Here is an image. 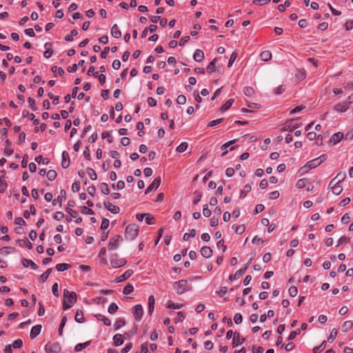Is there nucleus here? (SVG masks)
I'll return each instance as SVG.
<instances>
[{
    "label": "nucleus",
    "mask_w": 353,
    "mask_h": 353,
    "mask_svg": "<svg viewBox=\"0 0 353 353\" xmlns=\"http://www.w3.org/2000/svg\"><path fill=\"white\" fill-rule=\"evenodd\" d=\"M63 310H68L72 307L73 303L77 301V294L74 292H70L65 289L63 291Z\"/></svg>",
    "instance_id": "f257e3e1"
},
{
    "label": "nucleus",
    "mask_w": 353,
    "mask_h": 353,
    "mask_svg": "<svg viewBox=\"0 0 353 353\" xmlns=\"http://www.w3.org/2000/svg\"><path fill=\"white\" fill-rule=\"evenodd\" d=\"M139 226L134 223L133 224H129L125 231V237L126 239L133 240L134 239L138 234H139Z\"/></svg>",
    "instance_id": "f03ea898"
},
{
    "label": "nucleus",
    "mask_w": 353,
    "mask_h": 353,
    "mask_svg": "<svg viewBox=\"0 0 353 353\" xmlns=\"http://www.w3.org/2000/svg\"><path fill=\"white\" fill-rule=\"evenodd\" d=\"M174 288L178 294H182L186 291L190 290L188 287L187 280L182 279L174 283Z\"/></svg>",
    "instance_id": "7ed1b4c3"
},
{
    "label": "nucleus",
    "mask_w": 353,
    "mask_h": 353,
    "mask_svg": "<svg viewBox=\"0 0 353 353\" xmlns=\"http://www.w3.org/2000/svg\"><path fill=\"white\" fill-rule=\"evenodd\" d=\"M127 261L125 259L119 258L117 254H112L110 258V264L114 268H120L125 265Z\"/></svg>",
    "instance_id": "20e7f679"
},
{
    "label": "nucleus",
    "mask_w": 353,
    "mask_h": 353,
    "mask_svg": "<svg viewBox=\"0 0 353 353\" xmlns=\"http://www.w3.org/2000/svg\"><path fill=\"white\" fill-rule=\"evenodd\" d=\"M122 241V237L119 234H117L112 238L110 239L109 244H108V249L115 250L118 248L119 243Z\"/></svg>",
    "instance_id": "39448f33"
},
{
    "label": "nucleus",
    "mask_w": 353,
    "mask_h": 353,
    "mask_svg": "<svg viewBox=\"0 0 353 353\" xmlns=\"http://www.w3.org/2000/svg\"><path fill=\"white\" fill-rule=\"evenodd\" d=\"M132 313L136 321H139L142 319L143 310L141 304H138L134 306L132 309Z\"/></svg>",
    "instance_id": "423d86ee"
},
{
    "label": "nucleus",
    "mask_w": 353,
    "mask_h": 353,
    "mask_svg": "<svg viewBox=\"0 0 353 353\" xmlns=\"http://www.w3.org/2000/svg\"><path fill=\"white\" fill-rule=\"evenodd\" d=\"M46 351L47 353H54L58 352L60 351L61 347L59 343H54L53 344L48 343L45 347Z\"/></svg>",
    "instance_id": "0eeeda50"
},
{
    "label": "nucleus",
    "mask_w": 353,
    "mask_h": 353,
    "mask_svg": "<svg viewBox=\"0 0 353 353\" xmlns=\"http://www.w3.org/2000/svg\"><path fill=\"white\" fill-rule=\"evenodd\" d=\"M103 205L108 211L113 214H119L120 212V208L118 206L113 205L109 201H105Z\"/></svg>",
    "instance_id": "6e6552de"
},
{
    "label": "nucleus",
    "mask_w": 353,
    "mask_h": 353,
    "mask_svg": "<svg viewBox=\"0 0 353 353\" xmlns=\"http://www.w3.org/2000/svg\"><path fill=\"white\" fill-rule=\"evenodd\" d=\"M161 180L160 176L156 177L154 179V181H152V183L148 187V188L146 189V190L145 192V194H148L154 188H155V189L158 188L161 184Z\"/></svg>",
    "instance_id": "1a4fd4ad"
},
{
    "label": "nucleus",
    "mask_w": 353,
    "mask_h": 353,
    "mask_svg": "<svg viewBox=\"0 0 353 353\" xmlns=\"http://www.w3.org/2000/svg\"><path fill=\"white\" fill-rule=\"evenodd\" d=\"M245 341L244 338H241L239 332H234L232 339V345L234 347L241 345Z\"/></svg>",
    "instance_id": "9d476101"
},
{
    "label": "nucleus",
    "mask_w": 353,
    "mask_h": 353,
    "mask_svg": "<svg viewBox=\"0 0 353 353\" xmlns=\"http://www.w3.org/2000/svg\"><path fill=\"white\" fill-rule=\"evenodd\" d=\"M247 270V267H243L241 269L237 270L234 274H231L229 276L230 281H234L239 279Z\"/></svg>",
    "instance_id": "9b49d317"
},
{
    "label": "nucleus",
    "mask_w": 353,
    "mask_h": 353,
    "mask_svg": "<svg viewBox=\"0 0 353 353\" xmlns=\"http://www.w3.org/2000/svg\"><path fill=\"white\" fill-rule=\"evenodd\" d=\"M133 274V271L132 270H128L125 271L123 274L119 276L117 279L116 281L117 283L123 282L125 280H127L128 278H130Z\"/></svg>",
    "instance_id": "f8f14e48"
},
{
    "label": "nucleus",
    "mask_w": 353,
    "mask_h": 353,
    "mask_svg": "<svg viewBox=\"0 0 353 353\" xmlns=\"http://www.w3.org/2000/svg\"><path fill=\"white\" fill-rule=\"evenodd\" d=\"M70 165V158L68 152L66 151H63L62 152V161H61V166L63 168H67Z\"/></svg>",
    "instance_id": "ddd939ff"
},
{
    "label": "nucleus",
    "mask_w": 353,
    "mask_h": 353,
    "mask_svg": "<svg viewBox=\"0 0 353 353\" xmlns=\"http://www.w3.org/2000/svg\"><path fill=\"white\" fill-rule=\"evenodd\" d=\"M201 254L205 258H210L212 255V250L208 246H203L201 249Z\"/></svg>",
    "instance_id": "4468645a"
},
{
    "label": "nucleus",
    "mask_w": 353,
    "mask_h": 353,
    "mask_svg": "<svg viewBox=\"0 0 353 353\" xmlns=\"http://www.w3.org/2000/svg\"><path fill=\"white\" fill-rule=\"evenodd\" d=\"M41 325H37L32 327L30 331V338L32 339L36 338L41 332Z\"/></svg>",
    "instance_id": "2eb2a0df"
},
{
    "label": "nucleus",
    "mask_w": 353,
    "mask_h": 353,
    "mask_svg": "<svg viewBox=\"0 0 353 353\" xmlns=\"http://www.w3.org/2000/svg\"><path fill=\"white\" fill-rule=\"evenodd\" d=\"M193 58L195 61H197V62L202 61L204 59L203 52L199 49L196 50L193 54Z\"/></svg>",
    "instance_id": "dca6fc26"
},
{
    "label": "nucleus",
    "mask_w": 353,
    "mask_h": 353,
    "mask_svg": "<svg viewBox=\"0 0 353 353\" xmlns=\"http://www.w3.org/2000/svg\"><path fill=\"white\" fill-rule=\"evenodd\" d=\"M155 299L153 295H150L148 298V313L152 314L154 309Z\"/></svg>",
    "instance_id": "f3484780"
},
{
    "label": "nucleus",
    "mask_w": 353,
    "mask_h": 353,
    "mask_svg": "<svg viewBox=\"0 0 353 353\" xmlns=\"http://www.w3.org/2000/svg\"><path fill=\"white\" fill-rule=\"evenodd\" d=\"M330 189L332 190V193L336 195L340 194L343 191V187L341 185H339V183L336 182L334 183L332 186H330Z\"/></svg>",
    "instance_id": "a211bd4d"
},
{
    "label": "nucleus",
    "mask_w": 353,
    "mask_h": 353,
    "mask_svg": "<svg viewBox=\"0 0 353 353\" xmlns=\"http://www.w3.org/2000/svg\"><path fill=\"white\" fill-rule=\"evenodd\" d=\"M111 34L116 39H119L121 37V32L120 30H119L117 24L113 25L112 27Z\"/></svg>",
    "instance_id": "6ab92c4d"
},
{
    "label": "nucleus",
    "mask_w": 353,
    "mask_h": 353,
    "mask_svg": "<svg viewBox=\"0 0 353 353\" xmlns=\"http://www.w3.org/2000/svg\"><path fill=\"white\" fill-rule=\"evenodd\" d=\"M343 137V134L342 132H336L332 135L330 139V141L333 142L334 144L339 143Z\"/></svg>",
    "instance_id": "aec40b11"
},
{
    "label": "nucleus",
    "mask_w": 353,
    "mask_h": 353,
    "mask_svg": "<svg viewBox=\"0 0 353 353\" xmlns=\"http://www.w3.org/2000/svg\"><path fill=\"white\" fill-rule=\"evenodd\" d=\"M217 61V58H214L208 65L207 67V72L209 74L212 73L216 71V63Z\"/></svg>",
    "instance_id": "412c9836"
},
{
    "label": "nucleus",
    "mask_w": 353,
    "mask_h": 353,
    "mask_svg": "<svg viewBox=\"0 0 353 353\" xmlns=\"http://www.w3.org/2000/svg\"><path fill=\"white\" fill-rule=\"evenodd\" d=\"M260 58L263 61H268L272 58V53L269 50H265L260 54Z\"/></svg>",
    "instance_id": "4be33fe9"
},
{
    "label": "nucleus",
    "mask_w": 353,
    "mask_h": 353,
    "mask_svg": "<svg viewBox=\"0 0 353 353\" xmlns=\"http://www.w3.org/2000/svg\"><path fill=\"white\" fill-rule=\"evenodd\" d=\"M352 327H353L352 321H346L343 323V325L341 326V330L343 332H347L350 331Z\"/></svg>",
    "instance_id": "5701e85b"
},
{
    "label": "nucleus",
    "mask_w": 353,
    "mask_h": 353,
    "mask_svg": "<svg viewBox=\"0 0 353 353\" xmlns=\"http://www.w3.org/2000/svg\"><path fill=\"white\" fill-rule=\"evenodd\" d=\"M113 343L115 346H119L123 343V340L122 339V335L119 334H117L113 337Z\"/></svg>",
    "instance_id": "b1692460"
},
{
    "label": "nucleus",
    "mask_w": 353,
    "mask_h": 353,
    "mask_svg": "<svg viewBox=\"0 0 353 353\" xmlns=\"http://www.w3.org/2000/svg\"><path fill=\"white\" fill-rule=\"evenodd\" d=\"M349 108L348 106L341 103H337L334 106V110L336 112H344Z\"/></svg>",
    "instance_id": "393cba45"
},
{
    "label": "nucleus",
    "mask_w": 353,
    "mask_h": 353,
    "mask_svg": "<svg viewBox=\"0 0 353 353\" xmlns=\"http://www.w3.org/2000/svg\"><path fill=\"white\" fill-rule=\"evenodd\" d=\"M74 319L78 323H83L85 321V319L83 317V313L82 310H78L76 312Z\"/></svg>",
    "instance_id": "a878e982"
},
{
    "label": "nucleus",
    "mask_w": 353,
    "mask_h": 353,
    "mask_svg": "<svg viewBox=\"0 0 353 353\" xmlns=\"http://www.w3.org/2000/svg\"><path fill=\"white\" fill-rule=\"evenodd\" d=\"M320 164H321V162L319 161V159H314L313 160L308 161L306 164V166L309 169H312V168H314L316 166L319 165Z\"/></svg>",
    "instance_id": "bb28decb"
},
{
    "label": "nucleus",
    "mask_w": 353,
    "mask_h": 353,
    "mask_svg": "<svg viewBox=\"0 0 353 353\" xmlns=\"http://www.w3.org/2000/svg\"><path fill=\"white\" fill-rule=\"evenodd\" d=\"M29 265H30L33 270H37L38 268L37 265L32 261L23 259V267H28Z\"/></svg>",
    "instance_id": "cd10ccee"
},
{
    "label": "nucleus",
    "mask_w": 353,
    "mask_h": 353,
    "mask_svg": "<svg viewBox=\"0 0 353 353\" xmlns=\"http://www.w3.org/2000/svg\"><path fill=\"white\" fill-rule=\"evenodd\" d=\"M51 272L52 268L48 269L43 274L40 276L39 281L41 283H44L45 281H46Z\"/></svg>",
    "instance_id": "c85d7f7f"
},
{
    "label": "nucleus",
    "mask_w": 353,
    "mask_h": 353,
    "mask_svg": "<svg viewBox=\"0 0 353 353\" xmlns=\"http://www.w3.org/2000/svg\"><path fill=\"white\" fill-rule=\"evenodd\" d=\"M70 268V265L68 263H59L56 265V268L59 272H63L68 270Z\"/></svg>",
    "instance_id": "c756f323"
},
{
    "label": "nucleus",
    "mask_w": 353,
    "mask_h": 353,
    "mask_svg": "<svg viewBox=\"0 0 353 353\" xmlns=\"http://www.w3.org/2000/svg\"><path fill=\"white\" fill-rule=\"evenodd\" d=\"M95 316L97 317V319L98 320L102 321L105 325H111V321L110 319H107L103 314H97Z\"/></svg>",
    "instance_id": "7c9ffc66"
},
{
    "label": "nucleus",
    "mask_w": 353,
    "mask_h": 353,
    "mask_svg": "<svg viewBox=\"0 0 353 353\" xmlns=\"http://www.w3.org/2000/svg\"><path fill=\"white\" fill-rule=\"evenodd\" d=\"M233 103H234V99H229L225 104H223L221 107L220 110L222 111V112L226 111L227 110H228L232 106Z\"/></svg>",
    "instance_id": "2f4dec72"
},
{
    "label": "nucleus",
    "mask_w": 353,
    "mask_h": 353,
    "mask_svg": "<svg viewBox=\"0 0 353 353\" xmlns=\"http://www.w3.org/2000/svg\"><path fill=\"white\" fill-rule=\"evenodd\" d=\"M90 343H91V341H88L83 343H79V344L76 345V346L74 347V350L76 352H79L81 350H83V348H85L86 347H88L90 344Z\"/></svg>",
    "instance_id": "473e14b6"
},
{
    "label": "nucleus",
    "mask_w": 353,
    "mask_h": 353,
    "mask_svg": "<svg viewBox=\"0 0 353 353\" xmlns=\"http://www.w3.org/2000/svg\"><path fill=\"white\" fill-rule=\"evenodd\" d=\"M346 178V174L344 172H340L337 174V175L334 178L335 181L337 180L336 183H340L341 181H344Z\"/></svg>",
    "instance_id": "72a5a7b5"
},
{
    "label": "nucleus",
    "mask_w": 353,
    "mask_h": 353,
    "mask_svg": "<svg viewBox=\"0 0 353 353\" xmlns=\"http://www.w3.org/2000/svg\"><path fill=\"white\" fill-rule=\"evenodd\" d=\"M326 347V341H324L321 343V344L319 346H316L314 347L313 352L314 353H320L324 350Z\"/></svg>",
    "instance_id": "f704fd0d"
},
{
    "label": "nucleus",
    "mask_w": 353,
    "mask_h": 353,
    "mask_svg": "<svg viewBox=\"0 0 353 353\" xmlns=\"http://www.w3.org/2000/svg\"><path fill=\"white\" fill-rule=\"evenodd\" d=\"M306 77V72L304 70H299L296 73V78L299 80L302 81L305 79Z\"/></svg>",
    "instance_id": "c9c22d12"
},
{
    "label": "nucleus",
    "mask_w": 353,
    "mask_h": 353,
    "mask_svg": "<svg viewBox=\"0 0 353 353\" xmlns=\"http://www.w3.org/2000/svg\"><path fill=\"white\" fill-rule=\"evenodd\" d=\"M251 185L248 184L244 186V190H241L240 192V197L245 198L246 196V193L251 191Z\"/></svg>",
    "instance_id": "e433bc0d"
},
{
    "label": "nucleus",
    "mask_w": 353,
    "mask_h": 353,
    "mask_svg": "<svg viewBox=\"0 0 353 353\" xmlns=\"http://www.w3.org/2000/svg\"><path fill=\"white\" fill-rule=\"evenodd\" d=\"M57 176V172L54 170H50L47 172V178L49 181H53Z\"/></svg>",
    "instance_id": "4c0bfd02"
},
{
    "label": "nucleus",
    "mask_w": 353,
    "mask_h": 353,
    "mask_svg": "<svg viewBox=\"0 0 353 353\" xmlns=\"http://www.w3.org/2000/svg\"><path fill=\"white\" fill-rule=\"evenodd\" d=\"M133 290H134V287L132 286V285L128 283L124 287L123 293L124 294L128 295V294H131L133 292Z\"/></svg>",
    "instance_id": "58836bf2"
},
{
    "label": "nucleus",
    "mask_w": 353,
    "mask_h": 353,
    "mask_svg": "<svg viewBox=\"0 0 353 353\" xmlns=\"http://www.w3.org/2000/svg\"><path fill=\"white\" fill-rule=\"evenodd\" d=\"M77 30L74 29L71 31L70 34H68L65 37V40L67 41H72L73 40L74 37L77 36Z\"/></svg>",
    "instance_id": "ea45409f"
},
{
    "label": "nucleus",
    "mask_w": 353,
    "mask_h": 353,
    "mask_svg": "<svg viewBox=\"0 0 353 353\" xmlns=\"http://www.w3.org/2000/svg\"><path fill=\"white\" fill-rule=\"evenodd\" d=\"M100 190H101V192L105 195H108L110 193L109 188L106 183H102L101 184Z\"/></svg>",
    "instance_id": "a19ab883"
},
{
    "label": "nucleus",
    "mask_w": 353,
    "mask_h": 353,
    "mask_svg": "<svg viewBox=\"0 0 353 353\" xmlns=\"http://www.w3.org/2000/svg\"><path fill=\"white\" fill-rule=\"evenodd\" d=\"M196 236V230L194 229H192L190 231V233H185L183 235V240L188 241L190 237H194Z\"/></svg>",
    "instance_id": "79ce46f5"
},
{
    "label": "nucleus",
    "mask_w": 353,
    "mask_h": 353,
    "mask_svg": "<svg viewBox=\"0 0 353 353\" xmlns=\"http://www.w3.org/2000/svg\"><path fill=\"white\" fill-rule=\"evenodd\" d=\"M188 145L187 142H183L176 148V151L180 153L183 152L187 150Z\"/></svg>",
    "instance_id": "37998d69"
},
{
    "label": "nucleus",
    "mask_w": 353,
    "mask_h": 353,
    "mask_svg": "<svg viewBox=\"0 0 353 353\" xmlns=\"http://www.w3.org/2000/svg\"><path fill=\"white\" fill-rule=\"evenodd\" d=\"M254 90L252 87H245L244 88V94L247 97H252L254 94Z\"/></svg>",
    "instance_id": "c03bdc74"
},
{
    "label": "nucleus",
    "mask_w": 353,
    "mask_h": 353,
    "mask_svg": "<svg viewBox=\"0 0 353 353\" xmlns=\"http://www.w3.org/2000/svg\"><path fill=\"white\" fill-rule=\"evenodd\" d=\"M88 174L89 175L91 180H93V181L97 180V175L93 169L88 168Z\"/></svg>",
    "instance_id": "a18cd8bd"
},
{
    "label": "nucleus",
    "mask_w": 353,
    "mask_h": 353,
    "mask_svg": "<svg viewBox=\"0 0 353 353\" xmlns=\"http://www.w3.org/2000/svg\"><path fill=\"white\" fill-rule=\"evenodd\" d=\"M294 130V128H292V125H291L290 122L285 123L283 128H281V131H289L292 132Z\"/></svg>",
    "instance_id": "49530a36"
},
{
    "label": "nucleus",
    "mask_w": 353,
    "mask_h": 353,
    "mask_svg": "<svg viewBox=\"0 0 353 353\" xmlns=\"http://www.w3.org/2000/svg\"><path fill=\"white\" fill-rule=\"evenodd\" d=\"M307 180L306 179H301L297 181L296 186L301 189L305 186Z\"/></svg>",
    "instance_id": "de8ad7c7"
},
{
    "label": "nucleus",
    "mask_w": 353,
    "mask_h": 353,
    "mask_svg": "<svg viewBox=\"0 0 353 353\" xmlns=\"http://www.w3.org/2000/svg\"><path fill=\"white\" fill-rule=\"evenodd\" d=\"M185 319V314L183 312H179L177 313V316L176 317L174 322L175 323H178L179 322H182Z\"/></svg>",
    "instance_id": "09e8293b"
},
{
    "label": "nucleus",
    "mask_w": 353,
    "mask_h": 353,
    "mask_svg": "<svg viewBox=\"0 0 353 353\" xmlns=\"http://www.w3.org/2000/svg\"><path fill=\"white\" fill-rule=\"evenodd\" d=\"M291 5V3L290 2V1L288 0H286L283 4H280L278 6V9L281 11V12H284L285 10V8L287 7H290Z\"/></svg>",
    "instance_id": "8fccbe9b"
},
{
    "label": "nucleus",
    "mask_w": 353,
    "mask_h": 353,
    "mask_svg": "<svg viewBox=\"0 0 353 353\" xmlns=\"http://www.w3.org/2000/svg\"><path fill=\"white\" fill-rule=\"evenodd\" d=\"M145 221L148 225L154 224V218L148 213H145Z\"/></svg>",
    "instance_id": "3c124183"
},
{
    "label": "nucleus",
    "mask_w": 353,
    "mask_h": 353,
    "mask_svg": "<svg viewBox=\"0 0 353 353\" xmlns=\"http://www.w3.org/2000/svg\"><path fill=\"white\" fill-rule=\"evenodd\" d=\"M118 310V306L116 303H112L108 307V312L110 314L115 313Z\"/></svg>",
    "instance_id": "603ef678"
},
{
    "label": "nucleus",
    "mask_w": 353,
    "mask_h": 353,
    "mask_svg": "<svg viewBox=\"0 0 353 353\" xmlns=\"http://www.w3.org/2000/svg\"><path fill=\"white\" fill-rule=\"evenodd\" d=\"M7 188V183L4 179L1 177L0 178V192L3 193L5 192Z\"/></svg>",
    "instance_id": "864d4df0"
},
{
    "label": "nucleus",
    "mask_w": 353,
    "mask_h": 353,
    "mask_svg": "<svg viewBox=\"0 0 353 353\" xmlns=\"http://www.w3.org/2000/svg\"><path fill=\"white\" fill-rule=\"evenodd\" d=\"M289 294L292 297H294L297 295L298 294V290H297V288L295 287V286H291L290 288H289Z\"/></svg>",
    "instance_id": "5fc2aeb1"
},
{
    "label": "nucleus",
    "mask_w": 353,
    "mask_h": 353,
    "mask_svg": "<svg viewBox=\"0 0 353 353\" xmlns=\"http://www.w3.org/2000/svg\"><path fill=\"white\" fill-rule=\"evenodd\" d=\"M337 335V331L335 329H333L330 334V336L327 338L328 342H332L335 339L336 336Z\"/></svg>",
    "instance_id": "6e6d98bb"
},
{
    "label": "nucleus",
    "mask_w": 353,
    "mask_h": 353,
    "mask_svg": "<svg viewBox=\"0 0 353 353\" xmlns=\"http://www.w3.org/2000/svg\"><path fill=\"white\" fill-rule=\"evenodd\" d=\"M236 57H237V53L236 52H233L232 54L230 56V60H229V62H228V66L229 68L232 65V64L234 62V61L236 60Z\"/></svg>",
    "instance_id": "4d7b16f0"
},
{
    "label": "nucleus",
    "mask_w": 353,
    "mask_h": 353,
    "mask_svg": "<svg viewBox=\"0 0 353 353\" xmlns=\"http://www.w3.org/2000/svg\"><path fill=\"white\" fill-rule=\"evenodd\" d=\"M243 321V316L240 313H236L234 316V321L236 324L241 323Z\"/></svg>",
    "instance_id": "13d9d810"
},
{
    "label": "nucleus",
    "mask_w": 353,
    "mask_h": 353,
    "mask_svg": "<svg viewBox=\"0 0 353 353\" xmlns=\"http://www.w3.org/2000/svg\"><path fill=\"white\" fill-rule=\"evenodd\" d=\"M183 307L182 304H175L171 301L168 303V307L170 309H180Z\"/></svg>",
    "instance_id": "bf43d9fd"
},
{
    "label": "nucleus",
    "mask_w": 353,
    "mask_h": 353,
    "mask_svg": "<svg viewBox=\"0 0 353 353\" xmlns=\"http://www.w3.org/2000/svg\"><path fill=\"white\" fill-rule=\"evenodd\" d=\"M125 323V321L123 319H120L119 320H117L114 324V326H115V329H119L121 327H123Z\"/></svg>",
    "instance_id": "052dcab7"
},
{
    "label": "nucleus",
    "mask_w": 353,
    "mask_h": 353,
    "mask_svg": "<svg viewBox=\"0 0 353 353\" xmlns=\"http://www.w3.org/2000/svg\"><path fill=\"white\" fill-rule=\"evenodd\" d=\"M176 102L179 105H183L186 102V97L185 96L181 94L179 95L176 99Z\"/></svg>",
    "instance_id": "680f3d73"
},
{
    "label": "nucleus",
    "mask_w": 353,
    "mask_h": 353,
    "mask_svg": "<svg viewBox=\"0 0 353 353\" xmlns=\"http://www.w3.org/2000/svg\"><path fill=\"white\" fill-rule=\"evenodd\" d=\"M301 333V330L300 329H297L294 331H292L289 336H288V340H292L294 339L298 334H299Z\"/></svg>",
    "instance_id": "e2e57ef3"
},
{
    "label": "nucleus",
    "mask_w": 353,
    "mask_h": 353,
    "mask_svg": "<svg viewBox=\"0 0 353 353\" xmlns=\"http://www.w3.org/2000/svg\"><path fill=\"white\" fill-rule=\"evenodd\" d=\"M110 221L108 219L103 218L101 225V230H105L109 226Z\"/></svg>",
    "instance_id": "0e129e2a"
},
{
    "label": "nucleus",
    "mask_w": 353,
    "mask_h": 353,
    "mask_svg": "<svg viewBox=\"0 0 353 353\" xmlns=\"http://www.w3.org/2000/svg\"><path fill=\"white\" fill-rule=\"evenodd\" d=\"M211 210L208 208V205L203 206V214L205 217H209L211 215Z\"/></svg>",
    "instance_id": "69168bd1"
},
{
    "label": "nucleus",
    "mask_w": 353,
    "mask_h": 353,
    "mask_svg": "<svg viewBox=\"0 0 353 353\" xmlns=\"http://www.w3.org/2000/svg\"><path fill=\"white\" fill-rule=\"evenodd\" d=\"M64 217V214L62 212H57L54 214L53 218L57 221H60Z\"/></svg>",
    "instance_id": "338daca9"
},
{
    "label": "nucleus",
    "mask_w": 353,
    "mask_h": 353,
    "mask_svg": "<svg viewBox=\"0 0 353 353\" xmlns=\"http://www.w3.org/2000/svg\"><path fill=\"white\" fill-rule=\"evenodd\" d=\"M21 345H22V341L20 339L15 340L11 344V346L13 348H20Z\"/></svg>",
    "instance_id": "774afa93"
}]
</instances>
